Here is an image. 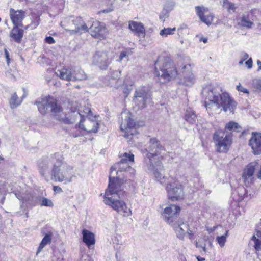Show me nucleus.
Here are the masks:
<instances>
[{
  "label": "nucleus",
  "instance_id": "nucleus-19",
  "mask_svg": "<svg viewBox=\"0 0 261 261\" xmlns=\"http://www.w3.org/2000/svg\"><path fill=\"white\" fill-rule=\"evenodd\" d=\"M170 225L173 227L177 237L182 240L186 233V231L189 230L188 225L185 223L181 219H178Z\"/></svg>",
  "mask_w": 261,
  "mask_h": 261
},
{
  "label": "nucleus",
  "instance_id": "nucleus-1",
  "mask_svg": "<svg viewBox=\"0 0 261 261\" xmlns=\"http://www.w3.org/2000/svg\"><path fill=\"white\" fill-rule=\"evenodd\" d=\"M202 94L205 97L204 106L210 113L219 110L221 107L225 112H233L236 102L226 92H222L220 87L209 84L203 88Z\"/></svg>",
  "mask_w": 261,
  "mask_h": 261
},
{
  "label": "nucleus",
  "instance_id": "nucleus-44",
  "mask_svg": "<svg viewBox=\"0 0 261 261\" xmlns=\"http://www.w3.org/2000/svg\"><path fill=\"white\" fill-rule=\"evenodd\" d=\"M39 166L40 169V174L42 175V176H44L46 170L48 168V164H45L44 165L43 163H40Z\"/></svg>",
  "mask_w": 261,
  "mask_h": 261
},
{
  "label": "nucleus",
  "instance_id": "nucleus-29",
  "mask_svg": "<svg viewBox=\"0 0 261 261\" xmlns=\"http://www.w3.org/2000/svg\"><path fill=\"white\" fill-rule=\"evenodd\" d=\"M238 25L240 27L250 29L252 27L253 22L250 20L248 14H243L237 19Z\"/></svg>",
  "mask_w": 261,
  "mask_h": 261
},
{
  "label": "nucleus",
  "instance_id": "nucleus-32",
  "mask_svg": "<svg viewBox=\"0 0 261 261\" xmlns=\"http://www.w3.org/2000/svg\"><path fill=\"white\" fill-rule=\"evenodd\" d=\"M174 6V3L171 0L166 1L162 14L160 15V19L162 20L168 16L169 12L171 11Z\"/></svg>",
  "mask_w": 261,
  "mask_h": 261
},
{
  "label": "nucleus",
  "instance_id": "nucleus-45",
  "mask_svg": "<svg viewBox=\"0 0 261 261\" xmlns=\"http://www.w3.org/2000/svg\"><path fill=\"white\" fill-rule=\"evenodd\" d=\"M40 23V18L38 17H36L34 20L31 22L30 26L32 29L36 28Z\"/></svg>",
  "mask_w": 261,
  "mask_h": 261
},
{
  "label": "nucleus",
  "instance_id": "nucleus-58",
  "mask_svg": "<svg viewBox=\"0 0 261 261\" xmlns=\"http://www.w3.org/2000/svg\"><path fill=\"white\" fill-rule=\"evenodd\" d=\"M257 64L258 66V70H261V61L257 60Z\"/></svg>",
  "mask_w": 261,
  "mask_h": 261
},
{
  "label": "nucleus",
  "instance_id": "nucleus-40",
  "mask_svg": "<svg viewBox=\"0 0 261 261\" xmlns=\"http://www.w3.org/2000/svg\"><path fill=\"white\" fill-rule=\"evenodd\" d=\"M40 206H44L46 207H52L54 206V203L52 201L47 198L41 197V200H39Z\"/></svg>",
  "mask_w": 261,
  "mask_h": 261
},
{
  "label": "nucleus",
  "instance_id": "nucleus-13",
  "mask_svg": "<svg viewBox=\"0 0 261 261\" xmlns=\"http://www.w3.org/2000/svg\"><path fill=\"white\" fill-rule=\"evenodd\" d=\"M180 212L179 206L175 204H170L164 208L162 216L164 220L170 225L178 220L177 215Z\"/></svg>",
  "mask_w": 261,
  "mask_h": 261
},
{
  "label": "nucleus",
  "instance_id": "nucleus-31",
  "mask_svg": "<svg viewBox=\"0 0 261 261\" xmlns=\"http://www.w3.org/2000/svg\"><path fill=\"white\" fill-rule=\"evenodd\" d=\"M61 79L67 81H72V68H63L56 72Z\"/></svg>",
  "mask_w": 261,
  "mask_h": 261
},
{
  "label": "nucleus",
  "instance_id": "nucleus-23",
  "mask_svg": "<svg viewBox=\"0 0 261 261\" xmlns=\"http://www.w3.org/2000/svg\"><path fill=\"white\" fill-rule=\"evenodd\" d=\"M182 70L183 79L181 80V83L184 85L188 86L193 85L194 83L195 79L192 73L190 65H185L182 68Z\"/></svg>",
  "mask_w": 261,
  "mask_h": 261
},
{
  "label": "nucleus",
  "instance_id": "nucleus-21",
  "mask_svg": "<svg viewBox=\"0 0 261 261\" xmlns=\"http://www.w3.org/2000/svg\"><path fill=\"white\" fill-rule=\"evenodd\" d=\"M10 16L11 19L15 26L22 27V20L25 17V12L22 10H15L13 8L10 10Z\"/></svg>",
  "mask_w": 261,
  "mask_h": 261
},
{
  "label": "nucleus",
  "instance_id": "nucleus-20",
  "mask_svg": "<svg viewBox=\"0 0 261 261\" xmlns=\"http://www.w3.org/2000/svg\"><path fill=\"white\" fill-rule=\"evenodd\" d=\"M62 175L58 178L59 180L66 182H70L73 178H76L74 174L73 167L70 166L64 165L62 163L61 167Z\"/></svg>",
  "mask_w": 261,
  "mask_h": 261
},
{
  "label": "nucleus",
  "instance_id": "nucleus-47",
  "mask_svg": "<svg viewBox=\"0 0 261 261\" xmlns=\"http://www.w3.org/2000/svg\"><path fill=\"white\" fill-rule=\"evenodd\" d=\"M196 247L197 248H200L202 249V251L204 252V253H206V245L205 244H204V245H202V244H199V242H196Z\"/></svg>",
  "mask_w": 261,
  "mask_h": 261
},
{
  "label": "nucleus",
  "instance_id": "nucleus-7",
  "mask_svg": "<svg viewBox=\"0 0 261 261\" xmlns=\"http://www.w3.org/2000/svg\"><path fill=\"white\" fill-rule=\"evenodd\" d=\"M120 129L124 133L123 136L125 137L129 138V136H133L137 133L136 123L131 119V114L129 111H124L121 113Z\"/></svg>",
  "mask_w": 261,
  "mask_h": 261
},
{
  "label": "nucleus",
  "instance_id": "nucleus-35",
  "mask_svg": "<svg viewBox=\"0 0 261 261\" xmlns=\"http://www.w3.org/2000/svg\"><path fill=\"white\" fill-rule=\"evenodd\" d=\"M41 200V196H36L33 195H29L24 197L23 200L27 202L31 206H35L38 201Z\"/></svg>",
  "mask_w": 261,
  "mask_h": 261
},
{
  "label": "nucleus",
  "instance_id": "nucleus-2",
  "mask_svg": "<svg viewBox=\"0 0 261 261\" xmlns=\"http://www.w3.org/2000/svg\"><path fill=\"white\" fill-rule=\"evenodd\" d=\"M122 190L119 181L110 177L103 201L106 204L110 206L121 215L128 217L132 215V211L127 206L125 202L119 200Z\"/></svg>",
  "mask_w": 261,
  "mask_h": 261
},
{
  "label": "nucleus",
  "instance_id": "nucleus-51",
  "mask_svg": "<svg viewBox=\"0 0 261 261\" xmlns=\"http://www.w3.org/2000/svg\"><path fill=\"white\" fill-rule=\"evenodd\" d=\"M77 261H91L90 257L88 255H83L82 257Z\"/></svg>",
  "mask_w": 261,
  "mask_h": 261
},
{
  "label": "nucleus",
  "instance_id": "nucleus-12",
  "mask_svg": "<svg viewBox=\"0 0 261 261\" xmlns=\"http://www.w3.org/2000/svg\"><path fill=\"white\" fill-rule=\"evenodd\" d=\"M88 31L92 36L99 39H103L107 35V30L103 23L91 19L89 21Z\"/></svg>",
  "mask_w": 261,
  "mask_h": 261
},
{
  "label": "nucleus",
  "instance_id": "nucleus-16",
  "mask_svg": "<svg viewBox=\"0 0 261 261\" xmlns=\"http://www.w3.org/2000/svg\"><path fill=\"white\" fill-rule=\"evenodd\" d=\"M195 11L200 20L207 25H210L214 18V15L209 12L207 8L197 6L195 7Z\"/></svg>",
  "mask_w": 261,
  "mask_h": 261
},
{
  "label": "nucleus",
  "instance_id": "nucleus-55",
  "mask_svg": "<svg viewBox=\"0 0 261 261\" xmlns=\"http://www.w3.org/2000/svg\"><path fill=\"white\" fill-rule=\"evenodd\" d=\"M255 236L256 237H257V238H259L260 239H261V231L257 230Z\"/></svg>",
  "mask_w": 261,
  "mask_h": 261
},
{
  "label": "nucleus",
  "instance_id": "nucleus-11",
  "mask_svg": "<svg viewBox=\"0 0 261 261\" xmlns=\"http://www.w3.org/2000/svg\"><path fill=\"white\" fill-rule=\"evenodd\" d=\"M150 97L149 91L146 88L139 87L136 90L133 101L138 109H142L146 107V102Z\"/></svg>",
  "mask_w": 261,
  "mask_h": 261
},
{
  "label": "nucleus",
  "instance_id": "nucleus-59",
  "mask_svg": "<svg viewBox=\"0 0 261 261\" xmlns=\"http://www.w3.org/2000/svg\"><path fill=\"white\" fill-rule=\"evenodd\" d=\"M200 41L203 42L204 43L207 42V38H202L200 39Z\"/></svg>",
  "mask_w": 261,
  "mask_h": 261
},
{
  "label": "nucleus",
  "instance_id": "nucleus-26",
  "mask_svg": "<svg viewBox=\"0 0 261 261\" xmlns=\"http://www.w3.org/2000/svg\"><path fill=\"white\" fill-rule=\"evenodd\" d=\"M83 241L90 248L91 245L95 244V239L94 233L87 229L82 230Z\"/></svg>",
  "mask_w": 261,
  "mask_h": 261
},
{
  "label": "nucleus",
  "instance_id": "nucleus-52",
  "mask_svg": "<svg viewBox=\"0 0 261 261\" xmlns=\"http://www.w3.org/2000/svg\"><path fill=\"white\" fill-rule=\"evenodd\" d=\"M241 57L242 58V60H246L248 58V55L245 52H243L241 54Z\"/></svg>",
  "mask_w": 261,
  "mask_h": 261
},
{
  "label": "nucleus",
  "instance_id": "nucleus-62",
  "mask_svg": "<svg viewBox=\"0 0 261 261\" xmlns=\"http://www.w3.org/2000/svg\"><path fill=\"white\" fill-rule=\"evenodd\" d=\"M244 60H241V61H239V64H242L243 63V62H244Z\"/></svg>",
  "mask_w": 261,
  "mask_h": 261
},
{
  "label": "nucleus",
  "instance_id": "nucleus-33",
  "mask_svg": "<svg viewBox=\"0 0 261 261\" xmlns=\"http://www.w3.org/2000/svg\"><path fill=\"white\" fill-rule=\"evenodd\" d=\"M52 234L50 232L47 233L45 234V236L42 240L38 248L37 251L36 252V255H38V254L42 251L43 248L47 244L51 242V240Z\"/></svg>",
  "mask_w": 261,
  "mask_h": 261
},
{
  "label": "nucleus",
  "instance_id": "nucleus-46",
  "mask_svg": "<svg viewBox=\"0 0 261 261\" xmlns=\"http://www.w3.org/2000/svg\"><path fill=\"white\" fill-rule=\"evenodd\" d=\"M237 89L239 91L242 92L244 93H249L248 90L244 87H243L241 84H239L237 86Z\"/></svg>",
  "mask_w": 261,
  "mask_h": 261
},
{
  "label": "nucleus",
  "instance_id": "nucleus-61",
  "mask_svg": "<svg viewBox=\"0 0 261 261\" xmlns=\"http://www.w3.org/2000/svg\"><path fill=\"white\" fill-rule=\"evenodd\" d=\"M130 91V90L129 89H127L126 90H124V92L126 94V95L128 94Z\"/></svg>",
  "mask_w": 261,
  "mask_h": 261
},
{
  "label": "nucleus",
  "instance_id": "nucleus-30",
  "mask_svg": "<svg viewBox=\"0 0 261 261\" xmlns=\"http://www.w3.org/2000/svg\"><path fill=\"white\" fill-rule=\"evenodd\" d=\"M24 30L18 28V26H14L10 33L11 37L17 43H20L23 36Z\"/></svg>",
  "mask_w": 261,
  "mask_h": 261
},
{
  "label": "nucleus",
  "instance_id": "nucleus-41",
  "mask_svg": "<svg viewBox=\"0 0 261 261\" xmlns=\"http://www.w3.org/2000/svg\"><path fill=\"white\" fill-rule=\"evenodd\" d=\"M121 159H124V161L133 163L134 161V155L130 151L125 152L121 155Z\"/></svg>",
  "mask_w": 261,
  "mask_h": 261
},
{
  "label": "nucleus",
  "instance_id": "nucleus-22",
  "mask_svg": "<svg viewBox=\"0 0 261 261\" xmlns=\"http://www.w3.org/2000/svg\"><path fill=\"white\" fill-rule=\"evenodd\" d=\"M89 25V21L85 22L81 17H76L72 33L82 34L87 32Z\"/></svg>",
  "mask_w": 261,
  "mask_h": 261
},
{
  "label": "nucleus",
  "instance_id": "nucleus-14",
  "mask_svg": "<svg viewBox=\"0 0 261 261\" xmlns=\"http://www.w3.org/2000/svg\"><path fill=\"white\" fill-rule=\"evenodd\" d=\"M259 168V163L256 161L250 163L244 168L242 173V178L247 186H249L252 181L255 170Z\"/></svg>",
  "mask_w": 261,
  "mask_h": 261
},
{
  "label": "nucleus",
  "instance_id": "nucleus-48",
  "mask_svg": "<svg viewBox=\"0 0 261 261\" xmlns=\"http://www.w3.org/2000/svg\"><path fill=\"white\" fill-rule=\"evenodd\" d=\"M45 40V42L48 44H53L55 42L54 39L51 36L46 37Z\"/></svg>",
  "mask_w": 261,
  "mask_h": 261
},
{
  "label": "nucleus",
  "instance_id": "nucleus-15",
  "mask_svg": "<svg viewBox=\"0 0 261 261\" xmlns=\"http://www.w3.org/2000/svg\"><path fill=\"white\" fill-rule=\"evenodd\" d=\"M112 61L111 58L105 51H97L93 56V63L102 70H106Z\"/></svg>",
  "mask_w": 261,
  "mask_h": 261
},
{
  "label": "nucleus",
  "instance_id": "nucleus-25",
  "mask_svg": "<svg viewBox=\"0 0 261 261\" xmlns=\"http://www.w3.org/2000/svg\"><path fill=\"white\" fill-rule=\"evenodd\" d=\"M61 167H62V160L58 159L56 162L54 164V167L51 172V179L56 181L62 182L58 178L62 175L61 173Z\"/></svg>",
  "mask_w": 261,
  "mask_h": 261
},
{
  "label": "nucleus",
  "instance_id": "nucleus-5",
  "mask_svg": "<svg viewBox=\"0 0 261 261\" xmlns=\"http://www.w3.org/2000/svg\"><path fill=\"white\" fill-rule=\"evenodd\" d=\"M213 140L216 150L220 153H226L232 143L231 134L221 129L217 130L214 133Z\"/></svg>",
  "mask_w": 261,
  "mask_h": 261
},
{
  "label": "nucleus",
  "instance_id": "nucleus-24",
  "mask_svg": "<svg viewBox=\"0 0 261 261\" xmlns=\"http://www.w3.org/2000/svg\"><path fill=\"white\" fill-rule=\"evenodd\" d=\"M129 29L139 37H144L145 36V29L143 24L140 22L130 21Z\"/></svg>",
  "mask_w": 261,
  "mask_h": 261
},
{
  "label": "nucleus",
  "instance_id": "nucleus-28",
  "mask_svg": "<svg viewBox=\"0 0 261 261\" xmlns=\"http://www.w3.org/2000/svg\"><path fill=\"white\" fill-rule=\"evenodd\" d=\"M76 17L71 16L64 18L60 22V25L65 30L72 33Z\"/></svg>",
  "mask_w": 261,
  "mask_h": 261
},
{
  "label": "nucleus",
  "instance_id": "nucleus-63",
  "mask_svg": "<svg viewBox=\"0 0 261 261\" xmlns=\"http://www.w3.org/2000/svg\"><path fill=\"white\" fill-rule=\"evenodd\" d=\"M28 27H29V26L28 25V26H27V27H25V29H27Z\"/></svg>",
  "mask_w": 261,
  "mask_h": 261
},
{
  "label": "nucleus",
  "instance_id": "nucleus-9",
  "mask_svg": "<svg viewBox=\"0 0 261 261\" xmlns=\"http://www.w3.org/2000/svg\"><path fill=\"white\" fill-rule=\"evenodd\" d=\"M146 164L148 169L152 172L155 180L163 186L167 185L169 179L162 174L164 169L162 161L159 158L156 162Z\"/></svg>",
  "mask_w": 261,
  "mask_h": 261
},
{
  "label": "nucleus",
  "instance_id": "nucleus-27",
  "mask_svg": "<svg viewBox=\"0 0 261 261\" xmlns=\"http://www.w3.org/2000/svg\"><path fill=\"white\" fill-rule=\"evenodd\" d=\"M87 79V75L81 68L78 67L72 68V81H82L86 80Z\"/></svg>",
  "mask_w": 261,
  "mask_h": 261
},
{
  "label": "nucleus",
  "instance_id": "nucleus-4",
  "mask_svg": "<svg viewBox=\"0 0 261 261\" xmlns=\"http://www.w3.org/2000/svg\"><path fill=\"white\" fill-rule=\"evenodd\" d=\"M155 71L162 82L170 81L178 74L173 61L170 58H159L155 63Z\"/></svg>",
  "mask_w": 261,
  "mask_h": 261
},
{
  "label": "nucleus",
  "instance_id": "nucleus-3",
  "mask_svg": "<svg viewBox=\"0 0 261 261\" xmlns=\"http://www.w3.org/2000/svg\"><path fill=\"white\" fill-rule=\"evenodd\" d=\"M36 103L40 113L45 114L51 112L56 119L66 124L73 123L79 116L82 118L84 117L79 112L67 117L61 107L57 104L56 100L50 96L41 98L40 100L36 101Z\"/></svg>",
  "mask_w": 261,
  "mask_h": 261
},
{
  "label": "nucleus",
  "instance_id": "nucleus-17",
  "mask_svg": "<svg viewBox=\"0 0 261 261\" xmlns=\"http://www.w3.org/2000/svg\"><path fill=\"white\" fill-rule=\"evenodd\" d=\"M252 152L255 155L261 154V133L252 132L251 137L249 141Z\"/></svg>",
  "mask_w": 261,
  "mask_h": 261
},
{
  "label": "nucleus",
  "instance_id": "nucleus-39",
  "mask_svg": "<svg viewBox=\"0 0 261 261\" xmlns=\"http://www.w3.org/2000/svg\"><path fill=\"white\" fill-rule=\"evenodd\" d=\"M223 6L230 13H231V11L234 12L237 8L233 3L229 2L228 0L223 1Z\"/></svg>",
  "mask_w": 261,
  "mask_h": 261
},
{
  "label": "nucleus",
  "instance_id": "nucleus-8",
  "mask_svg": "<svg viewBox=\"0 0 261 261\" xmlns=\"http://www.w3.org/2000/svg\"><path fill=\"white\" fill-rule=\"evenodd\" d=\"M166 189L169 198L173 201L184 198V192L182 186L177 180L172 179L171 181H169Z\"/></svg>",
  "mask_w": 261,
  "mask_h": 261
},
{
  "label": "nucleus",
  "instance_id": "nucleus-34",
  "mask_svg": "<svg viewBox=\"0 0 261 261\" xmlns=\"http://www.w3.org/2000/svg\"><path fill=\"white\" fill-rule=\"evenodd\" d=\"M185 120L190 123L193 124L196 122V115L191 109H187L185 114Z\"/></svg>",
  "mask_w": 261,
  "mask_h": 261
},
{
  "label": "nucleus",
  "instance_id": "nucleus-60",
  "mask_svg": "<svg viewBox=\"0 0 261 261\" xmlns=\"http://www.w3.org/2000/svg\"><path fill=\"white\" fill-rule=\"evenodd\" d=\"M197 259L198 261H204L205 260V258H204L201 257L199 256H198L197 257Z\"/></svg>",
  "mask_w": 261,
  "mask_h": 261
},
{
  "label": "nucleus",
  "instance_id": "nucleus-49",
  "mask_svg": "<svg viewBox=\"0 0 261 261\" xmlns=\"http://www.w3.org/2000/svg\"><path fill=\"white\" fill-rule=\"evenodd\" d=\"M252 63L253 62L252 59L250 58L245 62V64L247 66L249 69H250L252 67Z\"/></svg>",
  "mask_w": 261,
  "mask_h": 261
},
{
  "label": "nucleus",
  "instance_id": "nucleus-38",
  "mask_svg": "<svg viewBox=\"0 0 261 261\" xmlns=\"http://www.w3.org/2000/svg\"><path fill=\"white\" fill-rule=\"evenodd\" d=\"M176 30V28H164L163 29L161 30L160 32V35L162 37H166L168 35H172L174 34V32Z\"/></svg>",
  "mask_w": 261,
  "mask_h": 261
},
{
  "label": "nucleus",
  "instance_id": "nucleus-6",
  "mask_svg": "<svg viewBox=\"0 0 261 261\" xmlns=\"http://www.w3.org/2000/svg\"><path fill=\"white\" fill-rule=\"evenodd\" d=\"M164 150V147L155 138L150 139L143 152L146 163L156 162L158 158L161 161L162 156L160 154L161 151Z\"/></svg>",
  "mask_w": 261,
  "mask_h": 261
},
{
  "label": "nucleus",
  "instance_id": "nucleus-18",
  "mask_svg": "<svg viewBox=\"0 0 261 261\" xmlns=\"http://www.w3.org/2000/svg\"><path fill=\"white\" fill-rule=\"evenodd\" d=\"M79 128L88 133H96L98 129V123L95 120L87 117L85 119H81L79 123Z\"/></svg>",
  "mask_w": 261,
  "mask_h": 261
},
{
  "label": "nucleus",
  "instance_id": "nucleus-36",
  "mask_svg": "<svg viewBox=\"0 0 261 261\" xmlns=\"http://www.w3.org/2000/svg\"><path fill=\"white\" fill-rule=\"evenodd\" d=\"M9 103L11 108L14 109L20 105L21 100H18V97L16 93H15L12 95Z\"/></svg>",
  "mask_w": 261,
  "mask_h": 261
},
{
  "label": "nucleus",
  "instance_id": "nucleus-42",
  "mask_svg": "<svg viewBox=\"0 0 261 261\" xmlns=\"http://www.w3.org/2000/svg\"><path fill=\"white\" fill-rule=\"evenodd\" d=\"M228 230H227L224 235L217 237L216 240L221 247H223L224 246L226 241V238L228 236Z\"/></svg>",
  "mask_w": 261,
  "mask_h": 261
},
{
  "label": "nucleus",
  "instance_id": "nucleus-50",
  "mask_svg": "<svg viewBox=\"0 0 261 261\" xmlns=\"http://www.w3.org/2000/svg\"><path fill=\"white\" fill-rule=\"evenodd\" d=\"M127 53L125 51H122L119 56V61H121L124 58H127Z\"/></svg>",
  "mask_w": 261,
  "mask_h": 261
},
{
  "label": "nucleus",
  "instance_id": "nucleus-57",
  "mask_svg": "<svg viewBox=\"0 0 261 261\" xmlns=\"http://www.w3.org/2000/svg\"><path fill=\"white\" fill-rule=\"evenodd\" d=\"M112 11V9H104V10H102L101 12L103 13H107L110 12H111Z\"/></svg>",
  "mask_w": 261,
  "mask_h": 261
},
{
  "label": "nucleus",
  "instance_id": "nucleus-64",
  "mask_svg": "<svg viewBox=\"0 0 261 261\" xmlns=\"http://www.w3.org/2000/svg\"><path fill=\"white\" fill-rule=\"evenodd\" d=\"M88 110L89 113L91 112V111L90 110Z\"/></svg>",
  "mask_w": 261,
  "mask_h": 261
},
{
  "label": "nucleus",
  "instance_id": "nucleus-53",
  "mask_svg": "<svg viewBox=\"0 0 261 261\" xmlns=\"http://www.w3.org/2000/svg\"><path fill=\"white\" fill-rule=\"evenodd\" d=\"M186 232L188 234L189 238L191 239L193 235L192 231L189 229V230L186 231Z\"/></svg>",
  "mask_w": 261,
  "mask_h": 261
},
{
  "label": "nucleus",
  "instance_id": "nucleus-43",
  "mask_svg": "<svg viewBox=\"0 0 261 261\" xmlns=\"http://www.w3.org/2000/svg\"><path fill=\"white\" fill-rule=\"evenodd\" d=\"M252 240L254 242V247L256 251L261 250V239L257 238L255 236H253Z\"/></svg>",
  "mask_w": 261,
  "mask_h": 261
},
{
  "label": "nucleus",
  "instance_id": "nucleus-56",
  "mask_svg": "<svg viewBox=\"0 0 261 261\" xmlns=\"http://www.w3.org/2000/svg\"><path fill=\"white\" fill-rule=\"evenodd\" d=\"M5 55H6V59H7V62L8 63L9 61V53L7 50V49H5Z\"/></svg>",
  "mask_w": 261,
  "mask_h": 261
},
{
  "label": "nucleus",
  "instance_id": "nucleus-54",
  "mask_svg": "<svg viewBox=\"0 0 261 261\" xmlns=\"http://www.w3.org/2000/svg\"><path fill=\"white\" fill-rule=\"evenodd\" d=\"M54 190L56 192H61L62 189L58 186H54Z\"/></svg>",
  "mask_w": 261,
  "mask_h": 261
},
{
  "label": "nucleus",
  "instance_id": "nucleus-10",
  "mask_svg": "<svg viewBox=\"0 0 261 261\" xmlns=\"http://www.w3.org/2000/svg\"><path fill=\"white\" fill-rule=\"evenodd\" d=\"M132 164V163L124 161V159H121L119 162L115 164L111 167L109 178L111 177L112 178H114L117 180H118L120 185H121V181L119 178L117 177H115L113 176V175L118 174L119 172H125L126 173H128L130 174V176H133L135 174V170L134 168L131 167L130 165Z\"/></svg>",
  "mask_w": 261,
  "mask_h": 261
},
{
  "label": "nucleus",
  "instance_id": "nucleus-37",
  "mask_svg": "<svg viewBox=\"0 0 261 261\" xmlns=\"http://www.w3.org/2000/svg\"><path fill=\"white\" fill-rule=\"evenodd\" d=\"M225 128L229 130L239 132L241 130V126L238 123L231 121L226 125Z\"/></svg>",
  "mask_w": 261,
  "mask_h": 261
}]
</instances>
